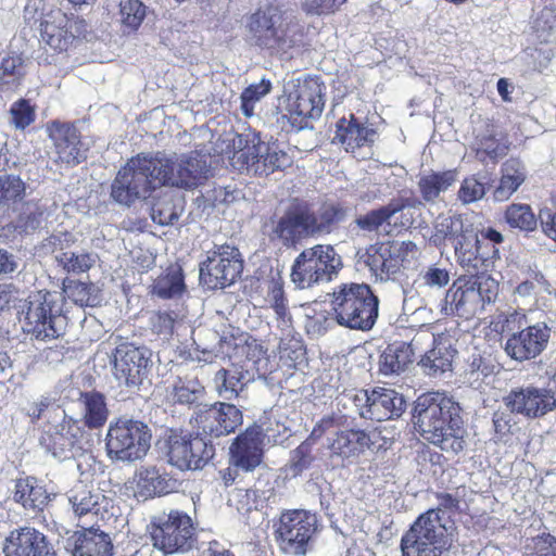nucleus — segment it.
I'll return each instance as SVG.
<instances>
[{
	"instance_id": "1",
	"label": "nucleus",
	"mask_w": 556,
	"mask_h": 556,
	"mask_svg": "<svg viewBox=\"0 0 556 556\" xmlns=\"http://www.w3.org/2000/svg\"><path fill=\"white\" fill-rule=\"evenodd\" d=\"M206 162L198 155L175 162L161 153H138L117 172L111 185L112 199L125 205L148 198L164 186L193 189L206 178Z\"/></svg>"
},
{
	"instance_id": "2",
	"label": "nucleus",
	"mask_w": 556,
	"mask_h": 556,
	"mask_svg": "<svg viewBox=\"0 0 556 556\" xmlns=\"http://www.w3.org/2000/svg\"><path fill=\"white\" fill-rule=\"evenodd\" d=\"M414 418L420 435L442 452L457 456L466 448L467 431L462 407L452 397L440 392L419 395Z\"/></svg>"
},
{
	"instance_id": "3",
	"label": "nucleus",
	"mask_w": 556,
	"mask_h": 556,
	"mask_svg": "<svg viewBox=\"0 0 556 556\" xmlns=\"http://www.w3.org/2000/svg\"><path fill=\"white\" fill-rule=\"evenodd\" d=\"M245 29L252 43L270 53H286L304 43V26L289 16L285 0H262L247 16Z\"/></svg>"
},
{
	"instance_id": "4",
	"label": "nucleus",
	"mask_w": 556,
	"mask_h": 556,
	"mask_svg": "<svg viewBox=\"0 0 556 556\" xmlns=\"http://www.w3.org/2000/svg\"><path fill=\"white\" fill-rule=\"evenodd\" d=\"M330 296L333 320L352 330H370L377 321L379 299L367 283L343 282L336 286Z\"/></svg>"
},
{
	"instance_id": "5",
	"label": "nucleus",
	"mask_w": 556,
	"mask_h": 556,
	"mask_svg": "<svg viewBox=\"0 0 556 556\" xmlns=\"http://www.w3.org/2000/svg\"><path fill=\"white\" fill-rule=\"evenodd\" d=\"M326 103V85L319 76L298 78L292 89L280 97L277 112L296 130L307 127L321 115Z\"/></svg>"
},
{
	"instance_id": "6",
	"label": "nucleus",
	"mask_w": 556,
	"mask_h": 556,
	"mask_svg": "<svg viewBox=\"0 0 556 556\" xmlns=\"http://www.w3.org/2000/svg\"><path fill=\"white\" fill-rule=\"evenodd\" d=\"M233 147L230 164L240 173L268 176L292 164L290 155L276 142H264L257 136L238 135Z\"/></svg>"
},
{
	"instance_id": "7",
	"label": "nucleus",
	"mask_w": 556,
	"mask_h": 556,
	"mask_svg": "<svg viewBox=\"0 0 556 556\" xmlns=\"http://www.w3.org/2000/svg\"><path fill=\"white\" fill-rule=\"evenodd\" d=\"M452 543L451 534L435 509L421 514L402 535V556H441Z\"/></svg>"
},
{
	"instance_id": "8",
	"label": "nucleus",
	"mask_w": 556,
	"mask_h": 556,
	"mask_svg": "<svg viewBox=\"0 0 556 556\" xmlns=\"http://www.w3.org/2000/svg\"><path fill=\"white\" fill-rule=\"evenodd\" d=\"M342 267V258L332 245L316 244L295 257L290 278L298 289H307L331 281Z\"/></svg>"
},
{
	"instance_id": "9",
	"label": "nucleus",
	"mask_w": 556,
	"mask_h": 556,
	"mask_svg": "<svg viewBox=\"0 0 556 556\" xmlns=\"http://www.w3.org/2000/svg\"><path fill=\"white\" fill-rule=\"evenodd\" d=\"M318 531L315 514L305 509L283 511L274 526V539L280 554L305 556L314 544Z\"/></svg>"
},
{
	"instance_id": "10",
	"label": "nucleus",
	"mask_w": 556,
	"mask_h": 556,
	"mask_svg": "<svg viewBox=\"0 0 556 556\" xmlns=\"http://www.w3.org/2000/svg\"><path fill=\"white\" fill-rule=\"evenodd\" d=\"M527 315L513 312L505 316L502 332L513 331L507 338L504 350L506 354L517 362L530 361L539 356L547 346L551 338V328L541 321L527 326Z\"/></svg>"
},
{
	"instance_id": "11",
	"label": "nucleus",
	"mask_w": 556,
	"mask_h": 556,
	"mask_svg": "<svg viewBox=\"0 0 556 556\" xmlns=\"http://www.w3.org/2000/svg\"><path fill=\"white\" fill-rule=\"evenodd\" d=\"M150 535L153 546L165 554L184 553L192 548L195 529L187 513L172 509L151 520Z\"/></svg>"
},
{
	"instance_id": "12",
	"label": "nucleus",
	"mask_w": 556,
	"mask_h": 556,
	"mask_svg": "<svg viewBox=\"0 0 556 556\" xmlns=\"http://www.w3.org/2000/svg\"><path fill=\"white\" fill-rule=\"evenodd\" d=\"M151 438V431L144 422L118 418L109 426L105 438L106 451L111 458L141 459L150 448Z\"/></svg>"
},
{
	"instance_id": "13",
	"label": "nucleus",
	"mask_w": 556,
	"mask_h": 556,
	"mask_svg": "<svg viewBox=\"0 0 556 556\" xmlns=\"http://www.w3.org/2000/svg\"><path fill=\"white\" fill-rule=\"evenodd\" d=\"M58 305V294L39 291L29 301L25 314L23 331L31 339L50 341L63 334L64 316Z\"/></svg>"
},
{
	"instance_id": "14",
	"label": "nucleus",
	"mask_w": 556,
	"mask_h": 556,
	"mask_svg": "<svg viewBox=\"0 0 556 556\" xmlns=\"http://www.w3.org/2000/svg\"><path fill=\"white\" fill-rule=\"evenodd\" d=\"M92 435L80 420L65 416L58 425L43 429L39 443L59 459H70L92 446Z\"/></svg>"
},
{
	"instance_id": "15",
	"label": "nucleus",
	"mask_w": 556,
	"mask_h": 556,
	"mask_svg": "<svg viewBox=\"0 0 556 556\" xmlns=\"http://www.w3.org/2000/svg\"><path fill=\"white\" fill-rule=\"evenodd\" d=\"M244 262L238 248L215 245L200 263V282L207 289H225L240 279Z\"/></svg>"
},
{
	"instance_id": "16",
	"label": "nucleus",
	"mask_w": 556,
	"mask_h": 556,
	"mask_svg": "<svg viewBox=\"0 0 556 556\" xmlns=\"http://www.w3.org/2000/svg\"><path fill=\"white\" fill-rule=\"evenodd\" d=\"M467 274L454 280L446 291L444 311L450 315L471 319L484 309L486 303L495 300L497 291L488 289L483 294L478 282L480 274Z\"/></svg>"
},
{
	"instance_id": "17",
	"label": "nucleus",
	"mask_w": 556,
	"mask_h": 556,
	"mask_svg": "<svg viewBox=\"0 0 556 556\" xmlns=\"http://www.w3.org/2000/svg\"><path fill=\"white\" fill-rule=\"evenodd\" d=\"M168 463L180 470H199L214 457L215 447L202 434L172 430L166 440Z\"/></svg>"
},
{
	"instance_id": "18",
	"label": "nucleus",
	"mask_w": 556,
	"mask_h": 556,
	"mask_svg": "<svg viewBox=\"0 0 556 556\" xmlns=\"http://www.w3.org/2000/svg\"><path fill=\"white\" fill-rule=\"evenodd\" d=\"M435 231L433 235L435 242L452 241L454 244L455 256L458 265L465 270L472 268L480 264V261H485L490 257V248L482 247L480 256L472 254L471 249L476 247L477 239L475 238V230L465 228L463 219L459 216H448L440 219L435 224Z\"/></svg>"
},
{
	"instance_id": "19",
	"label": "nucleus",
	"mask_w": 556,
	"mask_h": 556,
	"mask_svg": "<svg viewBox=\"0 0 556 556\" xmlns=\"http://www.w3.org/2000/svg\"><path fill=\"white\" fill-rule=\"evenodd\" d=\"M87 34V22L61 9H52L40 23L42 41L56 52L67 51Z\"/></svg>"
},
{
	"instance_id": "20",
	"label": "nucleus",
	"mask_w": 556,
	"mask_h": 556,
	"mask_svg": "<svg viewBox=\"0 0 556 556\" xmlns=\"http://www.w3.org/2000/svg\"><path fill=\"white\" fill-rule=\"evenodd\" d=\"M358 415L364 419L383 421L400 417L405 410L406 402L395 390L376 387L359 390L353 397Z\"/></svg>"
},
{
	"instance_id": "21",
	"label": "nucleus",
	"mask_w": 556,
	"mask_h": 556,
	"mask_svg": "<svg viewBox=\"0 0 556 556\" xmlns=\"http://www.w3.org/2000/svg\"><path fill=\"white\" fill-rule=\"evenodd\" d=\"M151 364L150 353L134 343L118 344L113 352V374L128 388L142 384L148 377Z\"/></svg>"
},
{
	"instance_id": "22",
	"label": "nucleus",
	"mask_w": 556,
	"mask_h": 556,
	"mask_svg": "<svg viewBox=\"0 0 556 556\" xmlns=\"http://www.w3.org/2000/svg\"><path fill=\"white\" fill-rule=\"evenodd\" d=\"M242 420V412L236 405L217 402L197 412L191 425L202 435L219 438L233 433Z\"/></svg>"
},
{
	"instance_id": "23",
	"label": "nucleus",
	"mask_w": 556,
	"mask_h": 556,
	"mask_svg": "<svg viewBox=\"0 0 556 556\" xmlns=\"http://www.w3.org/2000/svg\"><path fill=\"white\" fill-rule=\"evenodd\" d=\"M47 132L54 147L56 163L76 166L86 161L88 147L75 123L52 121L47 125Z\"/></svg>"
},
{
	"instance_id": "24",
	"label": "nucleus",
	"mask_w": 556,
	"mask_h": 556,
	"mask_svg": "<svg viewBox=\"0 0 556 556\" xmlns=\"http://www.w3.org/2000/svg\"><path fill=\"white\" fill-rule=\"evenodd\" d=\"M503 401L510 413L531 419L543 417L556 407L553 391L533 386L513 389Z\"/></svg>"
},
{
	"instance_id": "25",
	"label": "nucleus",
	"mask_w": 556,
	"mask_h": 556,
	"mask_svg": "<svg viewBox=\"0 0 556 556\" xmlns=\"http://www.w3.org/2000/svg\"><path fill=\"white\" fill-rule=\"evenodd\" d=\"M4 556H58L49 538L30 526L10 531L3 543Z\"/></svg>"
},
{
	"instance_id": "26",
	"label": "nucleus",
	"mask_w": 556,
	"mask_h": 556,
	"mask_svg": "<svg viewBox=\"0 0 556 556\" xmlns=\"http://www.w3.org/2000/svg\"><path fill=\"white\" fill-rule=\"evenodd\" d=\"M374 445L370 432L362 428H343L327 439V448L331 459L342 464L353 463Z\"/></svg>"
},
{
	"instance_id": "27",
	"label": "nucleus",
	"mask_w": 556,
	"mask_h": 556,
	"mask_svg": "<svg viewBox=\"0 0 556 556\" xmlns=\"http://www.w3.org/2000/svg\"><path fill=\"white\" fill-rule=\"evenodd\" d=\"M265 432L260 425L248 427L229 447L230 463L236 468L253 471L263 460Z\"/></svg>"
},
{
	"instance_id": "28",
	"label": "nucleus",
	"mask_w": 556,
	"mask_h": 556,
	"mask_svg": "<svg viewBox=\"0 0 556 556\" xmlns=\"http://www.w3.org/2000/svg\"><path fill=\"white\" fill-rule=\"evenodd\" d=\"M262 289L265 292V301L275 312L278 328L289 334L293 329V318L289 309L282 274L279 270L270 269L262 281Z\"/></svg>"
},
{
	"instance_id": "29",
	"label": "nucleus",
	"mask_w": 556,
	"mask_h": 556,
	"mask_svg": "<svg viewBox=\"0 0 556 556\" xmlns=\"http://www.w3.org/2000/svg\"><path fill=\"white\" fill-rule=\"evenodd\" d=\"M376 130L368 128L350 114V117H341L336 124L333 142L342 144L346 152H355L366 146H372Z\"/></svg>"
},
{
	"instance_id": "30",
	"label": "nucleus",
	"mask_w": 556,
	"mask_h": 556,
	"mask_svg": "<svg viewBox=\"0 0 556 556\" xmlns=\"http://www.w3.org/2000/svg\"><path fill=\"white\" fill-rule=\"evenodd\" d=\"M136 477L137 493L146 498L168 494L177 488V480L156 467L141 468Z\"/></svg>"
},
{
	"instance_id": "31",
	"label": "nucleus",
	"mask_w": 556,
	"mask_h": 556,
	"mask_svg": "<svg viewBox=\"0 0 556 556\" xmlns=\"http://www.w3.org/2000/svg\"><path fill=\"white\" fill-rule=\"evenodd\" d=\"M419 339L414 337L410 342L394 341L388 344L380 356V371L384 375L404 371L413 363Z\"/></svg>"
},
{
	"instance_id": "32",
	"label": "nucleus",
	"mask_w": 556,
	"mask_h": 556,
	"mask_svg": "<svg viewBox=\"0 0 556 556\" xmlns=\"http://www.w3.org/2000/svg\"><path fill=\"white\" fill-rule=\"evenodd\" d=\"M527 180V168L518 157H509L501 166L498 185L493 191L496 201H507Z\"/></svg>"
},
{
	"instance_id": "33",
	"label": "nucleus",
	"mask_w": 556,
	"mask_h": 556,
	"mask_svg": "<svg viewBox=\"0 0 556 556\" xmlns=\"http://www.w3.org/2000/svg\"><path fill=\"white\" fill-rule=\"evenodd\" d=\"M509 144L497 138L496 126L492 121H486L484 131L475 137V154L476 157L486 163L489 161L495 163L500 157L508 153Z\"/></svg>"
},
{
	"instance_id": "34",
	"label": "nucleus",
	"mask_w": 556,
	"mask_h": 556,
	"mask_svg": "<svg viewBox=\"0 0 556 556\" xmlns=\"http://www.w3.org/2000/svg\"><path fill=\"white\" fill-rule=\"evenodd\" d=\"M432 348L418 362V366L427 376L437 377L452 369L455 350L443 341L431 336Z\"/></svg>"
},
{
	"instance_id": "35",
	"label": "nucleus",
	"mask_w": 556,
	"mask_h": 556,
	"mask_svg": "<svg viewBox=\"0 0 556 556\" xmlns=\"http://www.w3.org/2000/svg\"><path fill=\"white\" fill-rule=\"evenodd\" d=\"M409 205L408 199H393L386 205L359 215L356 217L355 224L363 231L377 232L381 226L390 225L391 219Z\"/></svg>"
},
{
	"instance_id": "36",
	"label": "nucleus",
	"mask_w": 556,
	"mask_h": 556,
	"mask_svg": "<svg viewBox=\"0 0 556 556\" xmlns=\"http://www.w3.org/2000/svg\"><path fill=\"white\" fill-rule=\"evenodd\" d=\"M365 263L380 280L394 279L402 269L390 247L371 245L367 249Z\"/></svg>"
},
{
	"instance_id": "37",
	"label": "nucleus",
	"mask_w": 556,
	"mask_h": 556,
	"mask_svg": "<svg viewBox=\"0 0 556 556\" xmlns=\"http://www.w3.org/2000/svg\"><path fill=\"white\" fill-rule=\"evenodd\" d=\"M475 238L478 242L476 247L471 249L472 254L480 256L482 252L481 248L489 247L491 255L488 257V260L480 261L479 263H481V265L478 264L472 268H466L465 271L471 274H485L492 269L494 262L500 258V250L496 245L503 243L504 237L498 230L492 227H486L480 229L479 231H475Z\"/></svg>"
},
{
	"instance_id": "38",
	"label": "nucleus",
	"mask_w": 556,
	"mask_h": 556,
	"mask_svg": "<svg viewBox=\"0 0 556 556\" xmlns=\"http://www.w3.org/2000/svg\"><path fill=\"white\" fill-rule=\"evenodd\" d=\"M113 544L110 536L94 528L84 529L78 533L74 556H112Z\"/></svg>"
},
{
	"instance_id": "39",
	"label": "nucleus",
	"mask_w": 556,
	"mask_h": 556,
	"mask_svg": "<svg viewBox=\"0 0 556 556\" xmlns=\"http://www.w3.org/2000/svg\"><path fill=\"white\" fill-rule=\"evenodd\" d=\"M13 498L24 509L40 511L47 505L49 495L35 478L26 477L15 481Z\"/></svg>"
},
{
	"instance_id": "40",
	"label": "nucleus",
	"mask_w": 556,
	"mask_h": 556,
	"mask_svg": "<svg viewBox=\"0 0 556 556\" xmlns=\"http://www.w3.org/2000/svg\"><path fill=\"white\" fill-rule=\"evenodd\" d=\"M79 403L81 405V415L84 427L89 429L102 428L109 417V409L105 397L98 391L80 392Z\"/></svg>"
},
{
	"instance_id": "41",
	"label": "nucleus",
	"mask_w": 556,
	"mask_h": 556,
	"mask_svg": "<svg viewBox=\"0 0 556 556\" xmlns=\"http://www.w3.org/2000/svg\"><path fill=\"white\" fill-rule=\"evenodd\" d=\"M185 275L179 265L168 266L153 282V293L168 300L186 292Z\"/></svg>"
},
{
	"instance_id": "42",
	"label": "nucleus",
	"mask_w": 556,
	"mask_h": 556,
	"mask_svg": "<svg viewBox=\"0 0 556 556\" xmlns=\"http://www.w3.org/2000/svg\"><path fill=\"white\" fill-rule=\"evenodd\" d=\"M455 169L430 172L418 180V189L426 202H433L441 192L447 190L456 181Z\"/></svg>"
},
{
	"instance_id": "43",
	"label": "nucleus",
	"mask_w": 556,
	"mask_h": 556,
	"mask_svg": "<svg viewBox=\"0 0 556 556\" xmlns=\"http://www.w3.org/2000/svg\"><path fill=\"white\" fill-rule=\"evenodd\" d=\"M63 291L76 305L80 307H93L99 304V290L92 282H84L72 278H64Z\"/></svg>"
},
{
	"instance_id": "44",
	"label": "nucleus",
	"mask_w": 556,
	"mask_h": 556,
	"mask_svg": "<svg viewBox=\"0 0 556 556\" xmlns=\"http://www.w3.org/2000/svg\"><path fill=\"white\" fill-rule=\"evenodd\" d=\"M504 219L510 228L532 232L538 228V218L532 207L525 203H511L504 211Z\"/></svg>"
},
{
	"instance_id": "45",
	"label": "nucleus",
	"mask_w": 556,
	"mask_h": 556,
	"mask_svg": "<svg viewBox=\"0 0 556 556\" xmlns=\"http://www.w3.org/2000/svg\"><path fill=\"white\" fill-rule=\"evenodd\" d=\"M25 75L24 60L21 55L12 52L0 61V89H16Z\"/></svg>"
},
{
	"instance_id": "46",
	"label": "nucleus",
	"mask_w": 556,
	"mask_h": 556,
	"mask_svg": "<svg viewBox=\"0 0 556 556\" xmlns=\"http://www.w3.org/2000/svg\"><path fill=\"white\" fill-rule=\"evenodd\" d=\"M55 262L66 274L81 275L88 273L93 267L96 255L87 251L81 253L61 252L55 255Z\"/></svg>"
},
{
	"instance_id": "47",
	"label": "nucleus",
	"mask_w": 556,
	"mask_h": 556,
	"mask_svg": "<svg viewBox=\"0 0 556 556\" xmlns=\"http://www.w3.org/2000/svg\"><path fill=\"white\" fill-rule=\"evenodd\" d=\"M26 194V185L21 177L0 175V207H10L21 202Z\"/></svg>"
},
{
	"instance_id": "48",
	"label": "nucleus",
	"mask_w": 556,
	"mask_h": 556,
	"mask_svg": "<svg viewBox=\"0 0 556 556\" xmlns=\"http://www.w3.org/2000/svg\"><path fill=\"white\" fill-rule=\"evenodd\" d=\"M243 375L239 371H232L220 368L214 376V382L217 392L226 400L236 399L243 389Z\"/></svg>"
},
{
	"instance_id": "49",
	"label": "nucleus",
	"mask_w": 556,
	"mask_h": 556,
	"mask_svg": "<svg viewBox=\"0 0 556 556\" xmlns=\"http://www.w3.org/2000/svg\"><path fill=\"white\" fill-rule=\"evenodd\" d=\"M204 392V387L197 378L178 377L173 384V400L178 404L191 405L199 401Z\"/></svg>"
},
{
	"instance_id": "50",
	"label": "nucleus",
	"mask_w": 556,
	"mask_h": 556,
	"mask_svg": "<svg viewBox=\"0 0 556 556\" xmlns=\"http://www.w3.org/2000/svg\"><path fill=\"white\" fill-rule=\"evenodd\" d=\"M147 15V7L141 0H124L119 3V16L122 25L128 31L139 29Z\"/></svg>"
},
{
	"instance_id": "51",
	"label": "nucleus",
	"mask_w": 556,
	"mask_h": 556,
	"mask_svg": "<svg viewBox=\"0 0 556 556\" xmlns=\"http://www.w3.org/2000/svg\"><path fill=\"white\" fill-rule=\"evenodd\" d=\"M278 349L279 362L289 370L294 369L305 354L302 340L293 336L282 338Z\"/></svg>"
},
{
	"instance_id": "52",
	"label": "nucleus",
	"mask_w": 556,
	"mask_h": 556,
	"mask_svg": "<svg viewBox=\"0 0 556 556\" xmlns=\"http://www.w3.org/2000/svg\"><path fill=\"white\" fill-rule=\"evenodd\" d=\"M99 496L87 484L79 482L72 490L70 502L75 514L79 517L92 513L98 506Z\"/></svg>"
},
{
	"instance_id": "53",
	"label": "nucleus",
	"mask_w": 556,
	"mask_h": 556,
	"mask_svg": "<svg viewBox=\"0 0 556 556\" xmlns=\"http://www.w3.org/2000/svg\"><path fill=\"white\" fill-rule=\"evenodd\" d=\"M11 123L16 129L24 130L36 119L35 106L27 99H18L10 108Z\"/></svg>"
},
{
	"instance_id": "54",
	"label": "nucleus",
	"mask_w": 556,
	"mask_h": 556,
	"mask_svg": "<svg viewBox=\"0 0 556 556\" xmlns=\"http://www.w3.org/2000/svg\"><path fill=\"white\" fill-rule=\"evenodd\" d=\"M271 83L263 78L258 84H251L241 93V106L247 116L251 115L254 103L269 93Z\"/></svg>"
},
{
	"instance_id": "55",
	"label": "nucleus",
	"mask_w": 556,
	"mask_h": 556,
	"mask_svg": "<svg viewBox=\"0 0 556 556\" xmlns=\"http://www.w3.org/2000/svg\"><path fill=\"white\" fill-rule=\"evenodd\" d=\"M288 215L292 218L295 226L304 236L320 231L318 218L307 205L299 206L295 210L288 212Z\"/></svg>"
},
{
	"instance_id": "56",
	"label": "nucleus",
	"mask_w": 556,
	"mask_h": 556,
	"mask_svg": "<svg viewBox=\"0 0 556 556\" xmlns=\"http://www.w3.org/2000/svg\"><path fill=\"white\" fill-rule=\"evenodd\" d=\"M176 314L173 311H156L150 317V326L153 333L170 338L174 333Z\"/></svg>"
},
{
	"instance_id": "57",
	"label": "nucleus",
	"mask_w": 556,
	"mask_h": 556,
	"mask_svg": "<svg viewBox=\"0 0 556 556\" xmlns=\"http://www.w3.org/2000/svg\"><path fill=\"white\" fill-rule=\"evenodd\" d=\"M153 220L160 225H172L178 220L179 214L176 211L173 199H162L156 201L152 207Z\"/></svg>"
},
{
	"instance_id": "58",
	"label": "nucleus",
	"mask_w": 556,
	"mask_h": 556,
	"mask_svg": "<svg viewBox=\"0 0 556 556\" xmlns=\"http://www.w3.org/2000/svg\"><path fill=\"white\" fill-rule=\"evenodd\" d=\"M314 460L312 453V443L308 440L303 441L291 453L290 468L294 473H301L309 468Z\"/></svg>"
},
{
	"instance_id": "59",
	"label": "nucleus",
	"mask_w": 556,
	"mask_h": 556,
	"mask_svg": "<svg viewBox=\"0 0 556 556\" xmlns=\"http://www.w3.org/2000/svg\"><path fill=\"white\" fill-rule=\"evenodd\" d=\"M421 285L428 288H443L450 281V273L446 268L438 267L437 265L428 266L419 275Z\"/></svg>"
},
{
	"instance_id": "60",
	"label": "nucleus",
	"mask_w": 556,
	"mask_h": 556,
	"mask_svg": "<svg viewBox=\"0 0 556 556\" xmlns=\"http://www.w3.org/2000/svg\"><path fill=\"white\" fill-rule=\"evenodd\" d=\"M274 231L286 245L296 243L304 236L288 213L278 220Z\"/></svg>"
},
{
	"instance_id": "61",
	"label": "nucleus",
	"mask_w": 556,
	"mask_h": 556,
	"mask_svg": "<svg viewBox=\"0 0 556 556\" xmlns=\"http://www.w3.org/2000/svg\"><path fill=\"white\" fill-rule=\"evenodd\" d=\"M346 207L340 203L326 204L321 207L318 218L320 230L342 222L346 216Z\"/></svg>"
},
{
	"instance_id": "62",
	"label": "nucleus",
	"mask_w": 556,
	"mask_h": 556,
	"mask_svg": "<svg viewBox=\"0 0 556 556\" xmlns=\"http://www.w3.org/2000/svg\"><path fill=\"white\" fill-rule=\"evenodd\" d=\"M346 0H305L302 10L309 15H328L339 10Z\"/></svg>"
},
{
	"instance_id": "63",
	"label": "nucleus",
	"mask_w": 556,
	"mask_h": 556,
	"mask_svg": "<svg viewBox=\"0 0 556 556\" xmlns=\"http://www.w3.org/2000/svg\"><path fill=\"white\" fill-rule=\"evenodd\" d=\"M484 185L475 177L465 178L458 191V197L464 203H471L483 198Z\"/></svg>"
},
{
	"instance_id": "64",
	"label": "nucleus",
	"mask_w": 556,
	"mask_h": 556,
	"mask_svg": "<svg viewBox=\"0 0 556 556\" xmlns=\"http://www.w3.org/2000/svg\"><path fill=\"white\" fill-rule=\"evenodd\" d=\"M389 247L394 253L399 263H401L402 268L416 260L418 248L413 241H402L397 244H392Z\"/></svg>"
}]
</instances>
